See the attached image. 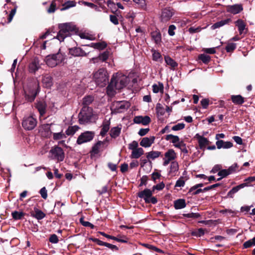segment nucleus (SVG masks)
<instances>
[{
	"mask_svg": "<svg viewBox=\"0 0 255 255\" xmlns=\"http://www.w3.org/2000/svg\"><path fill=\"white\" fill-rule=\"evenodd\" d=\"M176 158V154L172 149H169L165 152L164 158H163V166H166L169 164L170 161L174 160Z\"/></svg>",
	"mask_w": 255,
	"mask_h": 255,
	"instance_id": "4468645a",
	"label": "nucleus"
},
{
	"mask_svg": "<svg viewBox=\"0 0 255 255\" xmlns=\"http://www.w3.org/2000/svg\"><path fill=\"white\" fill-rule=\"evenodd\" d=\"M53 139L54 140H61L63 138H66V135L62 132V130L57 133H53Z\"/></svg>",
	"mask_w": 255,
	"mask_h": 255,
	"instance_id": "c03bdc74",
	"label": "nucleus"
},
{
	"mask_svg": "<svg viewBox=\"0 0 255 255\" xmlns=\"http://www.w3.org/2000/svg\"><path fill=\"white\" fill-rule=\"evenodd\" d=\"M52 124H45L41 127V135L44 138H50L53 132L51 131L50 126Z\"/></svg>",
	"mask_w": 255,
	"mask_h": 255,
	"instance_id": "dca6fc26",
	"label": "nucleus"
},
{
	"mask_svg": "<svg viewBox=\"0 0 255 255\" xmlns=\"http://www.w3.org/2000/svg\"><path fill=\"white\" fill-rule=\"evenodd\" d=\"M160 155L161 152L158 151L152 150L150 152L146 153V157L149 161L150 160H153L160 157Z\"/></svg>",
	"mask_w": 255,
	"mask_h": 255,
	"instance_id": "473e14b6",
	"label": "nucleus"
},
{
	"mask_svg": "<svg viewBox=\"0 0 255 255\" xmlns=\"http://www.w3.org/2000/svg\"><path fill=\"white\" fill-rule=\"evenodd\" d=\"M231 21L232 20L231 18H227L226 19L221 20L220 21H218L214 23L212 25L211 28L212 29H215L216 28H220L226 24H229Z\"/></svg>",
	"mask_w": 255,
	"mask_h": 255,
	"instance_id": "c756f323",
	"label": "nucleus"
},
{
	"mask_svg": "<svg viewBox=\"0 0 255 255\" xmlns=\"http://www.w3.org/2000/svg\"><path fill=\"white\" fill-rule=\"evenodd\" d=\"M205 230L202 228H199L197 230H195L191 233V235L195 237H200L204 235Z\"/></svg>",
	"mask_w": 255,
	"mask_h": 255,
	"instance_id": "de8ad7c7",
	"label": "nucleus"
},
{
	"mask_svg": "<svg viewBox=\"0 0 255 255\" xmlns=\"http://www.w3.org/2000/svg\"><path fill=\"white\" fill-rule=\"evenodd\" d=\"M41 68L39 60L38 57H34L31 59L28 64V72L31 74H35Z\"/></svg>",
	"mask_w": 255,
	"mask_h": 255,
	"instance_id": "f8f14e48",
	"label": "nucleus"
},
{
	"mask_svg": "<svg viewBox=\"0 0 255 255\" xmlns=\"http://www.w3.org/2000/svg\"><path fill=\"white\" fill-rule=\"evenodd\" d=\"M133 122L134 123L138 124H141L142 125L146 126L150 123L151 119L148 116H145L144 117L138 116L134 118Z\"/></svg>",
	"mask_w": 255,
	"mask_h": 255,
	"instance_id": "f3484780",
	"label": "nucleus"
},
{
	"mask_svg": "<svg viewBox=\"0 0 255 255\" xmlns=\"http://www.w3.org/2000/svg\"><path fill=\"white\" fill-rule=\"evenodd\" d=\"M11 215L14 220H20L24 217L25 213L22 212L14 211Z\"/></svg>",
	"mask_w": 255,
	"mask_h": 255,
	"instance_id": "a19ab883",
	"label": "nucleus"
},
{
	"mask_svg": "<svg viewBox=\"0 0 255 255\" xmlns=\"http://www.w3.org/2000/svg\"><path fill=\"white\" fill-rule=\"evenodd\" d=\"M80 223L81 225H82V226H83L84 227H89L92 229H94V228H95L94 225L92 224V223L90 222H89L88 221H85L84 220L83 218H81L80 219Z\"/></svg>",
	"mask_w": 255,
	"mask_h": 255,
	"instance_id": "864d4df0",
	"label": "nucleus"
},
{
	"mask_svg": "<svg viewBox=\"0 0 255 255\" xmlns=\"http://www.w3.org/2000/svg\"><path fill=\"white\" fill-rule=\"evenodd\" d=\"M79 36L81 39H86L89 40H93L94 39L93 36L90 35L87 33H80Z\"/></svg>",
	"mask_w": 255,
	"mask_h": 255,
	"instance_id": "052dcab7",
	"label": "nucleus"
},
{
	"mask_svg": "<svg viewBox=\"0 0 255 255\" xmlns=\"http://www.w3.org/2000/svg\"><path fill=\"white\" fill-rule=\"evenodd\" d=\"M164 138L167 141L171 140V142L172 143H177L181 141L178 135H174L172 134L166 135Z\"/></svg>",
	"mask_w": 255,
	"mask_h": 255,
	"instance_id": "4c0bfd02",
	"label": "nucleus"
},
{
	"mask_svg": "<svg viewBox=\"0 0 255 255\" xmlns=\"http://www.w3.org/2000/svg\"><path fill=\"white\" fill-rule=\"evenodd\" d=\"M69 53L75 57L84 56L86 53L82 49H68Z\"/></svg>",
	"mask_w": 255,
	"mask_h": 255,
	"instance_id": "a878e982",
	"label": "nucleus"
},
{
	"mask_svg": "<svg viewBox=\"0 0 255 255\" xmlns=\"http://www.w3.org/2000/svg\"><path fill=\"white\" fill-rule=\"evenodd\" d=\"M50 153L54 156V158L57 160L59 162H61L64 160L65 157V154L63 149L55 145L52 147L50 150Z\"/></svg>",
	"mask_w": 255,
	"mask_h": 255,
	"instance_id": "1a4fd4ad",
	"label": "nucleus"
},
{
	"mask_svg": "<svg viewBox=\"0 0 255 255\" xmlns=\"http://www.w3.org/2000/svg\"><path fill=\"white\" fill-rule=\"evenodd\" d=\"M93 119L94 121L96 120L92 108L83 107L78 114V121L81 125L91 123Z\"/></svg>",
	"mask_w": 255,
	"mask_h": 255,
	"instance_id": "20e7f679",
	"label": "nucleus"
},
{
	"mask_svg": "<svg viewBox=\"0 0 255 255\" xmlns=\"http://www.w3.org/2000/svg\"><path fill=\"white\" fill-rule=\"evenodd\" d=\"M186 202L185 199H178L174 201V208L176 210H180L185 208Z\"/></svg>",
	"mask_w": 255,
	"mask_h": 255,
	"instance_id": "c85d7f7f",
	"label": "nucleus"
},
{
	"mask_svg": "<svg viewBox=\"0 0 255 255\" xmlns=\"http://www.w3.org/2000/svg\"><path fill=\"white\" fill-rule=\"evenodd\" d=\"M42 82L44 87L46 88H50L53 85L52 77L49 74L43 75Z\"/></svg>",
	"mask_w": 255,
	"mask_h": 255,
	"instance_id": "4be33fe9",
	"label": "nucleus"
},
{
	"mask_svg": "<svg viewBox=\"0 0 255 255\" xmlns=\"http://www.w3.org/2000/svg\"><path fill=\"white\" fill-rule=\"evenodd\" d=\"M40 91L38 82L33 83L24 88V100L28 103H32L35 99Z\"/></svg>",
	"mask_w": 255,
	"mask_h": 255,
	"instance_id": "f03ea898",
	"label": "nucleus"
},
{
	"mask_svg": "<svg viewBox=\"0 0 255 255\" xmlns=\"http://www.w3.org/2000/svg\"><path fill=\"white\" fill-rule=\"evenodd\" d=\"M94 100V98L91 95H87L83 97L82 100L83 107L90 108V105Z\"/></svg>",
	"mask_w": 255,
	"mask_h": 255,
	"instance_id": "7c9ffc66",
	"label": "nucleus"
},
{
	"mask_svg": "<svg viewBox=\"0 0 255 255\" xmlns=\"http://www.w3.org/2000/svg\"><path fill=\"white\" fill-rule=\"evenodd\" d=\"M183 216L186 218L198 219L200 217V215L198 213H190L183 214Z\"/></svg>",
	"mask_w": 255,
	"mask_h": 255,
	"instance_id": "5fc2aeb1",
	"label": "nucleus"
},
{
	"mask_svg": "<svg viewBox=\"0 0 255 255\" xmlns=\"http://www.w3.org/2000/svg\"><path fill=\"white\" fill-rule=\"evenodd\" d=\"M47 107V105L44 101H38L35 103V108L37 109L40 116H43L45 114Z\"/></svg>",
	"mask_w": 255,
	"mask_h": 255,
	"instance_id": "a211bd4d",
	"label": "nucleus"
},
{
	"mask_svg": "<svg viewBox=\"0 0 255 255\" xmlns=\"http://www.w3.org/2000/svg\"><path fill=\"white\" fill-rule=\"evenodd\" d=\"M35 213H31V216L32 217L35 218L38 220H40L45 217V214L42 211L39 210L36 208H35Z\"/></svg>",
	"mask_w": 255,
	"mask_h": 255,
	"instance_id": "c9c22d12",
	"label": "nucleus"
},
{
	"mask_svg": "<svg viewBox=\"0 0 255 255\" xmlns=\"http://www.w3.org/2000/svg\"><path fill=\"white\" fill-rule=\"evenodd\" d=\"M243 9V6L241 4L230 5L228 7V11L234 14L240 13Z\"/></svg>",
	"mask_w": 255,
	"mask_h": 255,
	"instance_id": "5701e85b",
	"label": "nucleus"
},
{
	"mask_svg": "<svg viewBox=\"0 0 255 255\" xmlns=\"http://www.w3.org/2000/svg\"><path fill=\"white\" fill-rule=\"evenodd\" d=\"M121 128L118 127L112 128L110 130V134L111 138H116L118 137L121 133Z\"/></svg>",
	"mask_w": 255,
	"mask_h": 255,
	"instance_id": "58836bf2",
	"label": "nucleus"
},
{
	"mask_svg": "<svg viewBox=\"0 0 255 255\" xmlns=\"http://www.w3.org/2000/svg\"><path fill=\"white\" fill-rule=\"evenodd\" d=\"M246 184H241L239 185L236 186L232 188V189H231L230 191H229V192H228L227 197L233 198V195L235 194V193L238 192L239 190L246 187Z\"/></svg>",
	"mask_w": 255,
	"mask_h": 255,
	"instance_id": "bb28decb",
	"label": "nucleus"
},
{
	"mask_svg": "<svg viewBox=\"0 0 255 255\" xmlns=\"http://www.w3.org/2000/svg\"><path fill=\"white\" fill-rule=\"evenodd\" d=\"M179 165L177 161H171L170 168H169V174L175 173L178 171Z\"/></svg>",
	"mask_w": 255,
	"mask_h": 255,
	"instance_id": "49530a36",
	"label": "nucleus"
},
{
	"mask_svg": "<svg viewBox=\"0 0 255 255\" xmlns=\"http://www.w3.org/2000/svg\"><path fill=\"white\" fill-rule=\"evenodd\" d=\"M164 61L167 65L171 66L172 70H174L178 66V63L169 56H164Z\"/></svg>",
	"mask_w": 255,
	"mask_h": 255,
	"instance_id": "72a5a7b5",
	"label": "nucleus"
},
{
	"mask_svg": "<svg viewBox=\"0 0 255 255\" xmlns=\"http://www.w3.org/2000/svg\"><path fill=\"white\" fill-rule=\"evenodd\" d=\"M95 81L99 86L103 87L108 83V74L105 68H101L94 75Z\"/></svg>",
	"mask_w": 255,
	"mask_h": 255,
	"instance_id": "39448f33",
	"label": "nucleus"
},
{
	"mask_svg": "<svg viewBox=\"0 0 255 255\" xmlns=\"http://www.w3.org/2000/svg\"><path fill=\"white\" fill-rule=\"evenodd\" d=\"M126 86V78L124 77H118L117 75H113L111 81L107 87V94L109 95H113L115 92L114 89L120 90Z\"/></svg>",
	"mask_w": 255,
	"mask_h": 255,
	"instance_id": "f257e3e1",
	"label": "nucleus"
},
{
	"mask_svg": "<svg viewBox=\"0 0 255 255\" xmlns=\"http://www.w3.org/2000/svg\"><path fill=\"white\" fill-rule=\"evenodd\" d=\"M155 138L154 136H150L149 137H143L139 142V145L144 147H150L151 145L154 143Z\"/></svg>",
	"mask_w": 255,
	"mask_h": 255,
	"instance_id": "aec40b11",
	"label": "nucleus"
},
{
	"mask_svg": "<svg viewBox=\"0 0 255 255\" xmlns=\"http://www.w3.org/2000/svg\"><path fill=\"white\" fill-rule=\"evenodd\" d=\"M138 143L136 141H133L131 143H129L128 145V148L130 150H134V149H138Z\"/></svg>",
	"mask_w": 255,
	"mask_h": 255,
	"instance_id": "69168bd1",
	"label": "nucleus"
},
{
	"mask_svg": "<svg viewBox=\"0 0 255 255\" xmlns=\"http://www.w3.org/2000/svg\"><path fill=\"white\" fill-rule=\"evenodd\" d=\"M49 240L50 243L52 244H57L58 242V237L55 234L50 235Z\"/></svg>",
	"mask_w": 255,
	"mask_h": 255,
	"instance_id": "774afa93",
	"label": "nucleus"
},
{
	"mask_svg": "<svg viewBox=\"0 0 255 255\" xmlns=\"http://www.w3.org/2000/svg\"><path fill=\"white\" fill-rule=\"evenodd\" d=\"M198 143H199V148L204 151L205 147L209 144L210 141L207 138H205L204 139L198 140Z\"/></svg>",
	"mask_w": 255,
	"mask_h": 255,
	"instance_id": "a18cd8bd",
	"label": "nucleus"
},
{
	"mask_svg": "<svg viewBox=\"0 0 255 255\" xmlns=\"http://www.w3.org/2000/svg\"><path fill=\"white\" fill-rule=\"evenodd\" d=\"M78 129L79 127L77 126L68 127V128H67L66 132H65V134L68 136L73 135L76 131L78 130Z\"/></svg>",
	"mask_w": 255,
	"mask_h": 255,
	"instance_id": "ea45409f",
	"label": "nucleus"
},
{
	"mask_svg": "<svg viewBox=\"0 0 255 255\" xmlns=\"http://www.w3.org/2000/svg\"><path fill=\"white\" fill-rule=\"evenodd\" d=\"M198 60L204 64H208L211 61V57L206 54L202 53L198 55Z\"/></svg>",
	"mask_w": 255,
	"mask_h": 255,
	"instance_id": "e433bc0d",
	"label": "nucleus"
},
{
	"mask_svg": "<svg viewBox=\"0 0 255 255\" xmlns=\"http://www.w3.org/2000/svg\"><path fill=\"white\" fill-rule=\"evenodd\" d=\"M235 24L238 27L240 35L244 36L247 33L248 30L246 27V24L242 19H238L235 21Z\"/></svg>",
	"mask_w": 255,
	"mask_h": 255,
	"instance_id": "2eb2a0df",
	"label": "nucleus"
},
{
	"mask_svg": "<svg viewBox=\"0 0 255 255\" xmlns=\"http://www.w3.org/2000/svg\"><path fill=\"white\" fill-rule=\"evenodd\" d=\"M83 46H88L94 47V48H106L107 47V43L105 42H97V43H92L91 45L85 44Z\"/></svg>",
	"mask_w": 255,
	"mask_h": 255,
	"instance_id": "8fccbe9b",
	"label": "nucleus"
},
{
	"mask_svg": "<svg viewBox=\"0 0 255 255\" xmlns=\"http://www.w3.org/2000/svg\"><path fill=\"white\" fill-rule=\"evenodd\" d=\"M151 36L152 39L154 40L157 46H159L161 41V36L160 32L158 31H153L151 33Z\"/></svg>",
	"mask_w": 255,
	"mask_h": 255,
	"instance_id": "cd10ccee",
	"label": "nucleus"
},
{
	"mask_svg": "<svg viewBox=\"0 0 255 255\" xmlns=\"http://www.w3.org/2000/svg\"><path fill=\"white\" fill-rule=\"evenodd\" d=\"M144 153V150L143 148L139 147L137 149L132 150L131 155L130 157L131 158H139Z\"/></svg>",
	"mask_w": 255,
	"mask_h": 255,
	"instance_id": "2f4dec72",
	"label": "nucleus"
},
{
	"mask_svg": "<svg viewBox=\"0 0 255 255\" xmlns=\"http://www.w3.org/2000/svg\"><path fill=\"white\" fill-rule=\"evenodd\" d=\"M95 136V132L92 131H86L82 132L78 136L76 143L81 145L86 142L91 141Z\"/></svg>",
	"mask_w": 255,
	"mask_h": 255,
	"instance_id": "6e6552de",
	"label": "nucleus"
},
{
	"mask_svg": "<svg viewBox=\"0 0 255 255\" xmlns=\"http://www.w3.org/2000/svg\"><path fill=\"white\" fill-rule=\"evenodd\" d=\"M153 191L150 189H145L137 193V196L139 198L143 199L146 204L152 203L155 204L157 202V199L155 196H153Z\"/></svg>",
	"mask_w": 255,
	"mask_h": 255,
	"instance_id": "423d86ee",
	"label": "nucleus"
},
{
	"mask_svg": "<svg viewBox=\"0 0 255 255\" xmlns=\"http://www.w3.org/2000/svg\"><path fill=\"white\" fill-rule=\"evenodd\" d=\"M231 100L233 104L242 105L244 103V98L241 95H232Z\"/></svg>",
	"mask_w": 255,
	"mask_h": 255,
	"instance_id": "f704fd0d",
	"label": "nucleus"
},
{
	"mask_svg": "<svg viewBox=\"0 0 255 255\" xmlns=\"http://www.w3.org/2000/svg\"><path fill=\"white\" fill-rule=\"evenodd\" d=\"M165 187V185L163 182H161L158 184H157L156 185H153L152 190H151L152 191H155V190H157L158 191L162 190L163 189H164Z\"/></svg>",
	"mask_w": 255,
	"mask_h": 255,
	"instance_id": "4d7b16f0",
	"label": "nucleus"
},
{
	"mask_svg": "<svg viewBox=\"0 0 255 255\" xmlns=\"http://www.w3.org/2000/svg\"><path fill=\"white\" fill-rule=\"evenodd\" d=\"M103 246L106 247L109 249L112 250L113 251L118 252L119 251V248L117 246L114 245L113 244L105 242L104 244H103Z\"/></svg>",
	"mask_w": 255,
	"mask_h": 255,
	"instance_id": "bf43d9fd",
	"label": "nucleus"
},
{
	"mask_svg": "<svg viewBox=\"0 0 255 255\" xmlns=\"http://www.w3.org/2000/svg\"><path fill=\"white\" fill-rule=\"evenodd\" d=\"M36 120L30 116L22 121V127L26 130H31L36 127Z\"/></svg>",
	"mask_w": 255,
	"mask_h": 255,
	"instance_id": "9d476101",
	"label": "nucleus"
},
{
	"mask_svg": "<svg viewBox=\"0 0 255 255\" xmlns=\"http://www.w3.org/2000/svg\"><path fill=\"white\" fill-rule=\"evenodd\" d=\"M185 125L184 123H178L172 127V130L177 131L183 129L185 128Z\"/></svg>",
	"mask_w": 255,
	"mask_h": 255,
	"instance_id": "6e6d98bb",
	"label": "nucleus"
},
{
	"mask_svg": "<svg viewBox=\"0 0 255 255\" xmlns=\"http://www.w3.org/2000/svg\"><path fill=\"white\" fill-rule=\"evenodd\" d=\"M129 108V103H123L122 101H118L114 103L111 107L112 113H120L123 112V110L128 109Z\"/></svg>",
	"mask_w": 255,
	"mask_h": 255,
	"instance_id": "9b49d317",
	"label": "nucleus"
},
{
	"mask_svg": "<svg viewBox=\"0 0 255 255\" xmlns=\"http://www.w3.org/2000/svg\"><path fill=\"white\" fill-rule=\"evenodd\" d=\"M148 179V178L147 176L144 175L141 177L140 178V183H139V186L140 187L141 186H146Z\"/></svg>",
	"mask_w": 255,
	"mask_h": 255,
	"instance_id": "338daca9",
	"label": "nucleus"
},
{
	"mask_svg": "<svg viewBox=\"0 0 255 255\" xmlns=\"http://www.w3.org/2000/svg\"><path fill=\"white\" fill-rule=\"evenodd\" d=\"M160 177L161 174L159 172H154L151 174V178H152V180L154 183H156L157 182L156 180L159 179Z\"/></svg>",
	"mask_w": 255,
	"mask_h": 255,
	"instance_id": "0e129e2a",
	"label": "nucleus"
},
{
	"mask_svg": "<svg viewBox=\"0 0 255 255\" xmlns=\"http://www.w3.org/2000/svg\"><path fill=\"white\" fill-rule=\"evenodd\" d=\"M218 149H228L233 146V143L230 141H225L223 140H218L216 142Z\"/></svg>",
	"mask_w": 255,
	"mask_h": 255,
	"instance_id": "393cba45",
	"label": "nucleus"
},
{
	"mask_svg": "<svg viewBox=\"0 0 255 255\" xmlns=\"http://www.w3.org/2000/svg\"><path fill=\"white\" fill-rule=\"evenodd\" d=\"M174 13V10L170 7L164 8L161 12L160 20L163 22L169 21Z\"/></svg>",
	"mask_w": 255,
	"mask_h": 255,
	"instance_id": "ddd939ff",
	"label": "nucleus"
},
{
	"mask_svg": "<svg viewBox=\"0 0 255 255\" xmlns=\"http://www.w3.org/2000/svg\"><path fill=\"white\" fill-rule=\"evenodd\" d=\"M239 167L237 163H235L232 166H230L228 169H225L228 173L230 174H232L233 173L235 172L237 170V168Z\"/></svg>",
	"mask_w": 255,
	"mask_h": 255,
	"instance_id": "13d9d810",
	"label": "nucleus"
},
{
	"mask_svg": "<svg viewBox=\"0 0 255 255\" xmlns=\"http://www.w3.org/2000/svg\"><path fill=\"white\" fill-rule=\"evenodd\" d=\"M152 60L154 61L161 62L162 60V55L160 53L154 49H152Z\"/></svg>",
	"mask_w": 255,
	"mask_h": 255,
	"instance_id": "79ce46f5",
	"label": "nucleus"
},
{
	"mask_svg": "<svg viewBox=\"0 0 255 255\" xmlns=\"http://www.w3.org/2000/svg\"><path fill=\"white\" fill-rule=\"evenodd\" d=\"M240 38L238 36H235L229 41L225 48H235L237 46V45L236 43L232 42V41L238 40L240 39Z\"/></svg>",
	"mask_w": 255,
	"mask_h": 255,
	"instance_id": "603ef678",
	"label": "nucleus"
},
{
	"mask_svg": "<svg viewBox=\"0 0 255 255\" xmlns=\"http://www.w3.org/2000/svg\"><path fill=\"white\" fill-rule=\"evenodd\" d=\"M59 31L57 34L56 38L60 42L70 35L71 32H74L76 30V27L75 25L71 23H61L58 25Z\"/></svg>",
	"mask_w": 255,
	"mask_h": 255,
	"instance_id": "7ed1b4c3",
	"label": "nucleus"
},
{
	"mask_svg": "<svg viewBox=\"0 0 255 255\" xmlns=\"http://www.w3.org/2000/svg\"><path fill=\"white\" fill-rule=\"evenodd\" d=\"M105 141H99L97 143H95L92 147L91 150L90 151V156H94L96 154H99L100 152V149L104 146Z\"/></svg>",
	"mask_w": 255,
	"mask_h": 255,
	"instance_id": "6ab92c4d",
	"label": "nucleus"
},
{
	"mask_svg": "<svg viewBox=\"0 0 255 255\" xmlns=\"http://www.w3.org/2000/svg\"><path fill=\"white\" fill-rule=\"evenodd\" d=\"M62 5L63 7L61 8V11H63L70 7L75 6L76 5V2L73 0H69L63 3Z\"/></svg>",
	"mask_w": 255,
	"mask_h": 255,
	"instance_id": "37998d69",
	"label": "nucleus"
},
{
	"mask_svg": "<svg viewBox=\"0 0 255 255\" xmlns=\"http://www.w3.org/2000/svg\"><path fill=\"white\" fill-rule=\"evenodd\" d=\"M155 110H156V112L158 115L160 116H164L165 114L164 108L160 103H157Z\"/></svg>",
	"mask_w": 255,
	"mask_h": 255,
	"instance_id": "3c124183",
	"label": "nucleus"
},
{
	"mask_svg": "<svg viewBox=\"0 0 255 255\" xmlns=\"http://www.w3.org/2000/svg\"><path fill=\"white\" fill-rule=\"evenodd\" d=\"M64 57L62 54L58 52L54 54L48 55L46 57V64L51 68H53L61 63Z\"/></svg>",
	"mask_w": 255,
	"mask_h": 255,
	"instance_id": "0eeeda50",
	"label": "nucleus"
},
{
	"mask_svg": "<svg viewBox=\"0 0 255 255\" xmlns=\"http://www.w3.org/2000/svg\"><path fill=\"white\" fill-rule=\"evenodd\" d=\"M109 56V52L108 51H104L99 55V56L92 58L93 62L94 63L98 62L99 61L104 62L108 59Z\"/></svg>",
	"mask_w": 255,
	"mask_h": 255,
	"instance_id": "b1692460",
	"label": "nucleus"
},
{
	"mask_svg": "<svg viewBox=\"0 0 255 255\" xmlns=\"http://www.w3.org/2000/svg\"><path fill=\"white\" fill-rule=\"evenodd\" d=\"M39 193H40L41 197H42V198L44 199H47V190L45 187H42Z\"/></svg>",
	"mask_w": 255,
	"mask_h": 255,
	"instance_id": "e2e57ef3",
	"label": "nucleus"
},
{
	"mask_svg": "<svg viewBox=\"0 0 255 255\" xmlns=\"http://www.w3.org/2000/svg\"><path fill=\"white\" fill-rule=\"evenodd\" d=\"M152 90L153 92L155 94H157L159 92H163V91L164 90V86H163L162 83H159V86L157 84H154L152 86Z\"/></svg>",
	"mask_w": 255,
	"mask_h": 255,
	"instance_id": "09e8293b",
	"label": "nucleus"
},
{
	"mask_svg": "<svg viewBox=\"0 0 255 255\" xmlns=\"http://www.w3.org/2000/svg\"><path fill=\"white\" fill-rule=\"evenodd\" d=\"M111 122L110 120H104L103 122V124L101 126V132H100V135L101 136L104 137L106 136L107 132L109 130L110 128Z\"/></svg>",
	"mask_w": 255,
	"mask_h": 255,
	"instance_id": "412c9836",
	"label": "nucleus"
},
{
	"mask_svg": "<svg viewBox=\"0 0 255 255\" xmlns=\"http://www.w3.org/2000/svg\"><path fill=\"white\" fill-rule=\"evenodd\" d=\"M185 181L183 180V177L181 176L180 178L178 179V180L176 181L175 187H183L185 185Z\"/></svg>",
	"mask_w": 255,
	"mask_h": 255,
	"instance_id": "680f3d73",
	"label": "nucleus"
}]
</instances>
